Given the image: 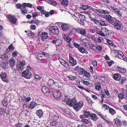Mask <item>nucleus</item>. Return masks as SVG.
I'll use <instances>...</instances> for the list:
<instances>
[{
    "label": "nucleus",
    "instance_id": "obj_23",
    "mask_svg": "<svg viewBox=\"0 0 127 127\" xmlns=\"http://www.w3.org/2000/svg\"><path fill=\"white\" fill-rule=\"evenodd\" d=\"M21 11L23 15H25L28 12V9L25 7H22L21 9Z\"/></svg>",
    "mask_w": 127,
    "mask_h": 127
},
{
    "label": "nucleus",
    "instance_id": "obj_36",
    "mask_svg": "<svg viewBox=\"0 0 127 127\" xmlns=\"http://www.w3.org/2000/svg\"><path fill=\"white\" fill-rule=\"evenodd\" d=\"M86 71L84 68H81L80 70V75H82L84 74Z\"/></svg>",
    "mask_w": 127,
    "mask_h": 127
},
{
    "label": "nucleus",
    "instance_id": "obj_48",
    "mask_svg": "<svg viewBox=\"0 0 127 127\" xmlns=\"http://www.w3.org/2000/svg\"><path fill=\"white\" fill-rule=\"evenodd\" d=\"M101 85L95 86V89L98 91L101 90Z\"/></svg>",
    "mask_w": 127,
    "mask_h": 127
},
{
    "label": "nucleus",
    "instance_id": "obj_53",
    "mask_svg": "<svg viewBox=\"0 0 127 127\" xmlns=\"http://www.w3.org/2000/svg\"><path fill=\"white\" fill-rule=\"evenodd\" d=\"M119 82L120 84H122L124 83L126 81V79L125 78H122L121 80H120Z\"/></svg>",
    "mask_w": 127,
    "mask_h": 127
},
{
    "label": "nucleus",
    "instance_id": "obj_39",
    "mask_svg": "<svg viewBox=\"0 0 127 127\" xmlns=\"http://www.w3.org/2000/svg\"><path fill=\"white\" fill-rule=\"evenodd\" d=\"M125 95L123 93H120L118 95V97L119 99H122L125 97Z\"/></svg>",
    "mask_w": 127,
    "mask_h": 127
},
{
    "label": "nucleus",
    "instance_id": "obj_37",
    "mask_svg": "<svg viewBox=\"0 0 127 127\" xmlns=\"http://www.w3.org/2000/svg\"><path fill=\"white\" fill-rule=\"evenodd\" d=\"M102 48L100 45H98L96 46V51L97 52H100L102 50Z\"/></svg>",
    "mask_w": 127,
    "mask_h": 127
},
{
    "label": "nucleus",
    "instance_id": "obj_7",
    "mask_svg": "<svg viewBox=\"0 0 127 127\" xmlns=\"http://www.w3.org/2000/svg\"><path fill=\"white\" fill-rule=\"evenodd\" d=\"M85 19V16L80 14L78 20L79 23L81 24L82 25H84V22Z\"/></svg>",
    "mask_w": 127,
    "mask_h": 127
},
{
    "label": "nucleus",
    "instance_id": "obj_31",
    "mask_svg": "<svg viewBox=\"0 0 127 127\" xmlns=\"http://www.w3.org/2000/svg\"><path fill=\"white\" fill-rule=\"evenodd\" d=\"M112 18V17L110 15L107 14L106 16L105 19L109 23Z\"/></svg>",
    "mask_w": 127,
    "mask_h": 127
},
{
    "label": "nucleus",
    "instance_id": "obj_44",
    "mask_svg": "<svg viewBox=\"0 0 127 127\" xmlns=\"http://www.w3.org/2000/svg\"><path fill=\"white\" fill-rule=\"evenodd\" d=\"M77 29H73L69 33V34L70 35H71L75 33V32H76Z\"/></svg>",
    "mask_w": 127,
    "mask_h": 127
},
{
    "label": "nucleus",
    "instance_id": "obj_5",
    "mask_svg": "<svg viewBox=\"0 0 127 127\" xmlns=\"http://www.w3.org/2000/svg\"><path fill=\"white\" fill-rule=\"evenodd\" d=\"M93 20L95 24L99 26H105L107 25V24L105 23V22L102 19L98 20L94 19Z\"/></svg>",
    "mask_w": 127,
    "mask_h": 127
},
{
    "label": "nucleus",
    "instance_id": "obj_8",
    "mask_svg": "<svg viewBox=\"0 0 127 127\" xmlns=\"http://www.w3.org/2000/svg\"><path fill=\"white\" fill-rule=\"evenodd\" d=\"M76 32L84 36H85L86 35V32L84 29L77 28Z\"/></svg>",
    "mask_w": 127,
    "mask_h": 127
},
{
    "label": "nucleus",
    "instance_id": "obj_14",
    "mask_svg": "<svg viewBox=\"0 0 127 127\" xmlns=\"http://www.w3.org/2000/svg\"><path fill=\"white\" fill-rule=\"evenodd\" d=\"M69 62L71 64V65L74 66L77 64V62L76 60L74 59L71 56H69Z\"/></svg>",
    "mask_w": 127,
    "mask_h": 127
},
{
    "label": "nucleus",
    "instance_id": "obj_11",
    "mask_svg": "<svg viewBox=\"0 0 127 127\" xmlns=\"http://www.w3.org/2000/svg\"><path fill=\"white\" fill-rule=\"evenodd\" d=\"M51 42L52 43L55 44L56 46H58L61 44L62 40L60 39L55 38Z\"/></svg>",
    "mask_w": 127,
    "mask_h": 127
},
{
    "label": "nucleus",
    "instance_id": "obj_35",
    "mask_svg": "<svg viewBox=\"0 0 127 127\" xmlns=\"http://www.w3.org/2000/svg\"><path fill=\"white\" fill-rule=\"evenodd\" d=\"M109 112L112 115H114L116 113V111L113 109L111 108L109 109Z\"/></svg>",
    "mask_w": 127,
    "mask_h": 127
},
{
    "label": "nucleus",
    "instance_id": "obj_18",
    "mask_svg": "<svg viewBox=\"0 0 127 127\" xmlns=\"http://www.w3.org/2000/svg\"><path fill=\"white\" fill-rule=\"evenodd\" d=\"M119 20L116 19V18L112 17L109 23L112 25H114L116 23H119Z\"/></svg>",
    "mask_w": 127,
    "mask_h": 127
},
{
    "label": "nucleus",
    "instance_id": "obj_28",
    "mask_svg": "<svg viewBox=\"0 0 127 127\" xmlns=\"http://www.w3.org/2000/svg\"><path fill=\"white\" fill-rule=\"evenodd\" d=\"M23 7H26L27 6L31 8L32 6V5L30 3H24L23 4Z\"/></svg>",
    "mask_w": 127,
    "mask_h": 127
},
{
    "label": "nucleus",
    "instance_id": "obj_6",
    "mask_svg": "<svg viewBox=\"0 0 127 127\" xmlns=\"http://www.w3.org/2000/svg\"><path fill=\"white\" fill-rule=\"evenodd\" d=\"M7 18L12 23L15 24L16 23L17 20L15 16H12L10 15H8L7 16Z\"/></svg>",
    "mask_w": 127,
    "mask_h": 127
},
{
    "label": "nucleus",
    "instance_id": "obj_20",
    "mask_svg": "<svg viewBox=\"0 0 127 127\" xmlns=\"http://www.w3.org/2000/svg\"><path fill=\"white\" fill-rule=\"evenodd\" d=\"M40 37L41 39L43 40H44V39H47L49 37L47 33L45 32H42Z\"/></svg>",
    "mask_w": 127,
    "mask_h": 127
},
{
    "label": "nucleus",
    "instance_id": "obj_17",
    "mask_svg": "<svg viewBox=\"0 0 127 127\" xmlns=\"http://www.w3.org/2000/svg\"><path fill=\"white\" fill-rule=\"evenodd\" d=\"M90 119L94 121H96L98 119L97 116L94 113H92L90 115Z\"/></svg>",
    "mask_w": 127,
    "mask_h": 127
},
{
    "label": "nucleus",
    "instance_id": "obj_27",
    "mask_svg": "<svg viewBox=\"0 0 127 127\" xmlns=\"http://www.w3.org/2000/svg\"><path fill=\"white\" fill-rule=\"evenodd\" d=\"M16 68L19 71H22L24 68V67L22 66H21L19 64H16Z\"/></svg>",
    "mask_w": 127,
    "mask_h": 127
},
{
    "label": "nucleus",
    "instance_id": "obj_24",
    "mask_svg": "<svg viewBox=\"0 0 127 127\" xmlns=\"http://www.w3.org/2000/svg\"><path fill=\"white\" fill-rule=\"evenodd\" d=\"M42 15H45V16L46 17H49L50 15L49 12H46L44 10H42L40 11Z\"/></svg>",
    "mask_w": 127,
    "mask_h": 127
},
{
    "label": "nucleus",
    "instance_id": "obj_26",
    "mask_svg": "<svg viewBox=\"0 0 127 127\" xmlns=\"http://www.w3.org/2000/svg\"><path fill=\"white\" fill-rule=\"evenodd\" d=\"M37 104V103L35 102H32L30 104L29 108L32 109H33L36 106Z\"/></svg>",
    "mask_w": 127,
    "mask_h": 127
},
{
    "label": "nucleus",
    "instance_id": "obj_16",
    "mask_svg": "<svg viewBox=\"0 0 127 127\" xmlns=\"http://www.w3.org/2000/svg\"><path fill=\"white\" fill-rule=\"evenodd\" d=\"M116 68L117 71L121 73H124L126 71V69L125 68H121L120 67L117 66Z\"/></svg>",
    "mask_w": 127,
    "mask_h": 127
},
{
    "label": "nucleus",
    "instance_id": "obj_3",
    "mask_svg": "<svg viewBox=\"0 0 127 127\" xmlns=\"http://www.w3.org/2000/svg\"><path fill=\"white\" fill-rule=\"evenodd\" d=\"M48 29L52 33L55 34H58L59 33L58 28L56 26H52L48 27Z\"/></svg>",
    "mask_w": 127,
    "mask_h": 127
},
{
    "label": "nucleus",
    "instance_id": "obj_10",
    "mask_svg": "<svg viewBox=\"0 0 127 127\" xmlns=\"http://www.w3.org/2000/svg\"><path fill=\"white\" fill-rule=\"evenodd\" d=\"M61 26L63 31L64 32H66L69 28V27L67 24L63 23L61 25Z\"/></svg>",
    "mask_w": 127,
    "mask_h": 127
},
{
    "label": "nucleus",
    "instance_id": "obj_64",
    "mask_svg": "<svg viewBox=\"0 0 127 127\" xmlns=\"http://www.w3.org/2000/svg\"><path fill=\"white\" fill-rule=\"evenodd\" d=\"M30 28L32 30H35L36 29V27L34 25H32L30 26Z\"/></svg>",
    "mask_w": 127,
    "mask_h": 127
},
{
    "label": "nucleus",
    "instance_id": "obj_56",
    "mask_svg": "<svg viewBox=\"0 0 127 127\" xmlns=\"http://www.w3.org/2000/svg\"><path fill=\"white\" fill-rule=\"evenodd\" d=\"M18 53L17 52L14 51L12 53V56L14 57H16L17 56Z\"/></svg>",
    "mask_w": 127,
    "mask_h": 127
},
{
    "label": "nucleus",
    "instance_id": "obj_50",
    "mask_svg": "<svg viewBox=\"0 0 127 127\" xmlns=\"http://www.w3.org/2000/svg\"><path fill=\"white\" fill-rule=\"evenodd\" d=\"M82 7L83 9L84 10H86L88 8H89L91 7L90 6H89L88 5H82Z\"/></svg>",
    "mask_w": 127,
    "mask_h": 127
},
{
    "label": "nucleus",
    "instance_id": "obj_45",
    "mask_svg": "<svg viewBox=\"0 0 127 127\" xmlns=\"http://www.w3.org/2000/svg\"><path fill=\"white\" fill-rule=\"evenodd\" d=\"M81 82L83 83L84 84L86 85H88L90 84V83L87 81H85L82 80L81 81Z\"/></svg>",
    "mask_w": 127,
    "mask_h": 127
},
{
    "label": "nucleus",
    "instance_id": "obj_9",
    "mask_svg": "<svg viewBox=\"0 0 127 127\" xmlns=\"http://www.w3.org/2000/svg\"><path fill=\"white\" fill-rule=\"evenodd\" d=\"M43 92L46 94L47 95H49L50 94V91L48 88L45 86H43L42 88Z\"/></svg>",
    "mask_w": 127,
    "mask_h": 127
},
{
    "label": "nucleus",
    "instance_id": "obj_34",
    "mask_svg": "<svg viewBox=\"0 0 127 127\" xmlns=\"http://www.w3.org/2000/svg\"><path fill=\"white\" fill-rule=\"evenodd\" d=\"M55 83L54 80L52 79H49V80L48 84L50 86H51Z\"/></svg>",
    "mask_w": 127,
    "mask_h": 127
},
{
    "label": "nucleus",
    "instance_id": "obj_32",
    "mask_svg": "<svg viewBox=\"0 0 127 127\" xmlns=\"http://www.w3.org/2000/svg\"><path fill=\"white\" fill-rule=\"evenodd\" d=\"M64 38L65 40L68 42H70L71 41V39L68 36H67L65 35L64 36Z\"/></svg>",
    "mask_w": 127,
    "mask_h": 127
},
{
    "label": "nucleus",
    "instance_id": "obj_1",
    "mask_svg": "<svg viewBox=\"0 0 127 127\" xmlns=\"http://www.w3.org/2000/svg\"><path fill=\"white\" fill-rule=\"evenodd\" d=\"M64 101H66V104L72 107L73 105V108L77 112L79 110L83 105V102L82 101H79L75 104L77 102L76 99L75 98L71 99L68 98L67 96L65 97Z\"/></svg>",
    "mask_w": 127,
    "mask_h": 127
},
{
    "label": "nucleus",
    "instance_id": "obj_57",
    "mask_svg": "<svg viewBox=\"0 0 127 127\" xmlns=\"http://www.w3.org/2000/svg\"><path fill=\"white\" fill-rule=\"evenodd\" d=\"M22 7H23V4H21L19 3H18L16 5V7L17 8L20 9L21 7L22 8Z\"/></svg>",
    "mask_w": 127,
    "mask_h": 127
},
{
    "label": "nucleus",
    "instance_id": "obj_62",
    "mask_svg": "<svg viewBox=\"0 0 127 127\" xmlns=\"http://www.w3.org/2000/svg\"><path fill=\"white\" fill-rule=\"evenodd\" d=\"M112 10L114 11L116 13L119 10L116 7H113L112 8Z\"/></svg>",
    "mask_w": 127,
    "mask_h": 127
},
{
    "label": "nucleus",
    "instance_id": "obj_63",
    "mask_svg": "<svg viewBox=\"0 0 127 127\" xmlns=\"http://www.w3.org/2000/svg\"><path fill=\"white\" fill-rule=\"evenodd\" d=\"M92 64L94 66H96L97 64V62L95 61L94 60Z\"/></svg>",
    "mask_w": 127,
    "mask_h": 127
},
{
    "label": "nucleus",
    "instance_id": "obj_41",
    "mask_svg": "<svg viewBox=\"0 0 127 127\" xmlns=\"http://www.w3.org/2000/svg\"><path fill=\"white\" fill-rule=\"evenodd\" d=\"M84 113L85 116L86 117H89V115L90 116V113L89 111H84Z\"/></svg>",
    "mask_w": 127,
    "mask_h": 127
},
{
    "label": "nucleus",
    "instance_id": "obj_38",
    "mask_svg": "<svg viewBox=\"0 0 127 127\" xmlns=\"http://www.w3.org/2000/svg\"><path fill=\"white\" fill-rule=\"evenodd\" d=\"M62 64L63 66H64L66 68H68L69 67V65L68 63L65 61L64 62V63H63Z\"/></svg>",
    "mask_w": 127,
    "mask_h": 127
},
{
    "label": "nucleus",
    "instance_id": "obj_49",
    "mask_svg": "<svg viewBox=\"0 0 127 127\" xmlns=\"http://www.w3.org/2000/svg\"><path fill=\"white\" fill-rule=\"evenodd\" d=\"M68 77L69 78L70 80H73L76 78V76H74L72 75H70L68 76Z\"/></svg>",
    "mask_w": 127,
    "mask_h": 127
},
{
    "label": "nucleus",
    "instance_id": "obj_21",
    "mask_svg": "<svg viewBox=\"0 0 127 127\" xmlns=\"http://www.w3.org/2000/svg\"><path fill=\"white\" fill-rule=\"evenodd\" d=\"M9 63L10 66L12 67L15 65V61L14 59L11 58L9 60Z\"/></svg>",
    "mask_w": 127,
    "mask_h": 127
},
{
    "label": "nucleus",
    "instance_id": "obj_33",
    "mask_svg": "<svg viewBox=\"0 0 127 127\" xmlns=\"http://www.w3.org/2000/svg\"><path fill=\"white\" fill-rule=\"evenodd\" d=\"M119 23H116L114 25L115 27L117 30L120 29L121 27V25Z\"/></svg>",
    "mask_w": 127,
    "mask_h": 127
},
{
    "label": "nucleus",
    "instance_id": "obj_43",
    "mask_svg": "<svg viewBox=\"0 0 127 127\" xmlns=\"http://www.w3.org/2000/svg\"><path fill=\"white\" fill-rule=\"evenodd\" d=\"M59 118V115L57 114H56V115H54L53 117V119L54 121L57 120Z\"/></svg>",
    "mask_w": 127,
    "mask_h": 127
},
{
    "label": "nucleus",
    "instance_id": "obj_2",
    "mask_svg": "<svg viewBox=\"0 0 127 127\" xmlns=\"http://www.w3.org/2000/svg\"><path fill=\"white\" fill-rule=\"evenodd\" d=\"M97 33L103 36H106L109 35V30L106 28L103 27L100 30H98L97 31Z\"/></svg>",
    "mask_w": 127,
    "mask_h": 127
},
{
    "label": "nucleus",
    "instance_id": "obj_4",
    "mask_svg": "<svg viewBox=\"0 0 127 127\" xmlns=\"http://www.w3.org/2000/svg\"><path fill=\"white\" fill-rule=\"evenodd\" d=\"M31 73L28 70H26L22 72V75L28 79L30 78L31 77Z\"/></svg>",
    "mask_w": 127,
    "mask_h": 127
},
{
    "label": "nucleus",
    "instance_id": "obj_13",
    "mask_svg": "<svg viewBox=\"0 0 127 127\" xmlns=\"http://www.w3.org/2000/svg\"><path fill=\"white\" fill-rule=\"evenodd\" d=\"M0 77L3 81L5 82H8V78L7 77L6 74L5 73H3L1 74Z\"/></svg>",
    "mask_w": 127,
    "mask_h": 127
},
{
    "label": "nucleus",
    "instance_id": "obj_12",
    "mask_svg": "<svg viewBox=\"0 0 127 127\" xmlns=\"http://www.w3.org/2000/svg\"><path fill=\"white\" fill-rule=\"evenodd\" d=\"M113 78L114 79L117 81L120 80L121 78V75L118 73H116L113 75Z\"/></svg>",
    "mask_w": 127,
    "mask_h": 127
},
{
    "label": "nucleus",
    "instance_id": "obj_58",
    "mask_svg": "<svg viewBox=\"0 0 127 127\" xmlns=\"http://www.w3.org/2000/svg\"><path fill=\"white\" fill-rule=\"evenodd\" d=\"M102 108H105V109H107L109 108V107L106 104H103L102 105Z\"/></svg>",
    "mask_w": 127,
    "mask_h": 127
},
{
    "label": "nucleus",
    "instance_id": "obj_47",
    "mask_svg": "<svg viewBox=\"0 0 127 127\" xmlns=\"http://www.w3.org/2000/svg\"><path fill=\"white\" fill-rule=\"evenodd\" d=\"M32 16L34 18H35V17L38 16V13L36 12H32Z\"/></svg>",
    "mask_w": 127,
    "mask_h": 127
},
{
    "label": "nucleus",
    "instance_id": "obj_25",
    "mask_svg": "<svg viewBox=\"0 0 127 127\" xmlns=\"http://www.w3.org/2000/svg\"><path fill=\"white\" fill-rule=\"evenodd\" d=\"M37 115L40 118H41L43 116V112L42 109H39L36 112Z\"/></svg>",
    "mask_w": 127,
    "mask_h": 127
},
{
    "label": "nucleus",
    "instance_id": "obj_55",
    "mask_svg": "<svg viewBox=\"0 0 127 127\" xmlns=\"http://www.w3.org/2000/svg\"><path fill=\"white\" fill-rule=\"evenodd\" d=\"M86 97V99L87 101L90 103H91L92 102L91 99L89 97L87 96L85 97Z\"/></svg>",
    "mask_w": 127,
    "mask_h": 127
},
{
    "label": "nucleus",
    "instance_id": "obj_51",
    "mask_svg": "<svg viewBox=\"0 0 127 127\" xmlns=\"http://www.w3.org/2000/svg\"><path fill=\"white\" fill-rule=\"evenodd\" d=\"M118 55L119 57V56L120 57H123V56H124L123 53L120 50H118Z\"/></svg>",
    "mask_w": 127,
    "mask_h": 127
},
{
    "label": "nucleus",
    "instance_id": "obj_22",
    "mask_svg": "<svg viewBox=\"0 0 127 127\" xmlns=\"http://www.w3.org/2000/svg\"><path fill=\"white\" fill-rule=\"evenodd\" d=\"M79 51L82 53H85L86 54L88 53V51L83 47H81L79 48H78Z\"/></svg>",
    "mask_w": 127,
    "mask_h": 127
},
{
    "label": "nucleus",
    "instance_id": "obj_40",
    "mask_svg": "<svg viewBox=\"0 0 127 127\" xmlns=\"http://www.w3.org/2000/svg\"><path fill=\"white\" fill-rule=\"evenodd\" d=\"M45 57L43 55L41 54H39L38 58L39 60L44 59H45Z\"/></svg>",
    "mask_w": 127,
    "mask_h": 127
},
{
    "label": "nucleus",
    "instance_id": "obj_30",
    "mask_svg": "<svg viewBox=\"0 0 127 127\" xmlns=\"http://www.w3.org/2000/svg\"><path fill=\"white\" fill-rule=\"evenodd\" d=\"M68 0H63L61 2V4L64 6H67L68 5Z\"/></svg>",
    "mask_w": 127,
    "mask_h": 127
},
{
    "label": "nucleus",
    "instance_id": "obj_52",
    "mask_svg": "<svg viewBox=\"0 0 127 127\" xmlns=\"http://www.w3.org/2000/svg\"><path fill=\"white\" fill-rule=\"evenodd\" d=\"M81 121L82 122L86 124H88L89 123V121L86 119H82Z\"/></svg>",
    "mask_w": 127,
    "mask_h": 127
},
{
    "label": "nucleus",
    "instance_id": "obj_19",
    "mask_svg": "<svg viewBox=\"0 0 127 127\" xmlns=\"http://www.w3.org/2000/svg\"><path fill=\"white\" fill-rule=\"evenodd\" d=\"M95 10L98 12L99 13L106 14H109V12L106 10H103V9H95Z\"/></svg>",
    "mask_w": 127,
    "mask_h": 127
},
{
    "label": "nucleus",
    "instance_id": "obj_59",
    "mask_svg": "<svg viewBox=\"0 0 127 127\" xmlns=\"http://www.w3.org/2000/svg\"><path fill=\"white\" fill-rule=\"evenodd\" d=\"M74 46L76 48H79L80 47L79 45L77 43H74L73 44Z\"/></svg>",
    "mask_w": 127,
    "mask_h": 127
},
{
    "label": "nucleus",
    "instance_id": "obj_29",
    "mask_svg": "<svg viewBox=\"0 0 127 127\" xmlns=\"http://www.w3.org/2000/svg\"><path fill=\"white\" fill-rule=\"evenodd\" d=\"M17 63L19 64L21 66H22L23 67L24 66H25L26 64V63L24 60H23L22 61H18Z\"/></svg>",
    "mask_w": 127,
    "mask_h": 127
},
{
    "label": "nucleus",
    "instance_id": "obj_60",
    "mask_svg": "<svg viewBox=\"0 0 127 127\" xmlns=\"http://www.w3.org/2000/svg\"><path fill=\"white\" fill-rule=\"evenodd\" d=\"M44 8V7L43 6L41 7L40 6H38L37 7V9L38 10H42Z\"/></svg>",
    "mask_w": 127,
    "mask_h": 127
},
{
    "label": "nucleus",
    "instance_id": "obj_61",
    "mask_svg": "<svg viewBox=\"0 0 127 127\" xmlns=\"http://www.w3.org/2000/svg\"><path fill=\"white\" fill-rule=\"evenodd\" d=\"M35 79L38 80H40L41 78V77L37 74H35Z\"/></svg>",
    "mask_w": 127,
    "mask_h": 127
},
{
    "label": "nucleus",
    "instance_id": "obj_15",
    "mask_svg": "<svg viewBox=\"0 0 127 127\" xmlns=\"http://www.w3.org/2000/svg\"><path fill=\"white\" fill-rule=\"evenodd\" d=\"M61 93L59 91H54L53 93V95L54 97L59 98L61 96Z\"/></svg>",
    "mask_w": 127,
    "mask_h": 127
},
{
    "label": "nucleus",
    "instance_id": "obj_42",
    "mask_svg": "<svg viewBox=\"0 0 127 127\" xmlns=\"http://www.w3.org/2000/svg\"><path fill=\"white\" fill-rule=\"evenodd\" d=\"M80 15V14L78 13H75L73 15L77 18H75V20H77V19H78Z\"/></svg>",
    "mask_w": 127,
    "mask_h": 127
},
{
    "label": "nucleus",
    "instance_id": "obj_46",
    "mask_svg": "<svg viewBox=\"0 0 127 127\" xmlns=\"http://www.w3.org/2000/svg\"><path fill=\"white\" fill-rule=\"evenodd\" d=\"M107 42L108 44L110 45L111 46H113L114 47H115L116 46L115 45H113V42L111 40H109L108 39L107 40Z\"/></svg>",
    "mask_w": 127,
    "mask_h": 127
},
{
    "label": "nucleus",
    "instance_id": "obj_54",
    "mask_svg": "<svg viewBox=\"0 0 127 127\" xmlns=\"http://www.w3.org/2000/svg\"><path fill=\"white\" fill-rule=\"evenodd\" d=\"M84 75L87 78H89L90 77L89 73L86 71L84 74Z\"/></svg>",
    "mask_w": 127,
    "mask_h": 127
}]
</instances>
